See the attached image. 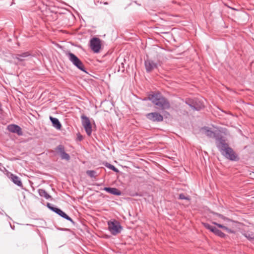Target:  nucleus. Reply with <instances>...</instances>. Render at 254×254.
Here are the masks:
<instances>
[{"label": "nucleus", "mask_w": 254, "mask_h": 254, "mask_svg": "<svg viewBox=\"0 0 254 254\" xmlns=\"http://www.w3.org/2000/svg\"><path fill=\"white\" fill-rule=\"evenodd\" d=\"M221 154L231 161H238L239 157L234 150L229 146L226 139L219 140L216 146Z\"/></svg>", "instance_id": "1"}, {"label": "nucleus", "mask_w": 254, "mask_h": 254, "mask_svg": "<svg viewBox=\"0 0 254 254\" xmlns=\"http://www.w3.org/2000/svg\"><path fill=\"white\" fill-rule=\"evenodd\" d=\"M148 99L159 109L163 110L170 108V104L168 100L159 93L149 95Z\"/></svg>", "instance_id": "2"}, {"label": "nucleus", "mask_w": 254, "mask_h": 254, "mask_svg": "<svg viewBox=\"0 0 254 254\" xmlns=\"http://www.w3.org/2000/svg\"><path fill=\"white\" fill-rule=\"evenodd\" d=\"M184 102L193 110L200 111L204 108L203 101L197 98L193 99L190 98H186Z\"/></svg>", "instance_id": "3"}, {"label": "nucleus", "mask_w": 254, "mask_h": 254, "mask_svg": "<svg viewBox=\"0 0 254 254\" xmlns=\"http://www.w3.org/2000/svg\"><path fill=\"white\" fill-rule=\"evenodd\" d=\"M66 55L74 65L81 71L87 73L83 64L76 55L70 52L66 53Z\"/></svg>", "instance_id": "4"}, {"label": "nucleus", "mask_w": 254, "mask_h": 254, "mask_svg": "<svg viewBox=\"0 0 254 254\" xmlns=\"http://www.w3.org/2000/svg\"><path fill=\"white\" fill-rule=\"evenodd\" d=\"M108 229L113 235H116L121 232L122 227L119 222L116 220L108 222Z\"/></svg>", "instance_id": "5"}, {"label": "nucleus", "mask_w": 254, "mask_h": 254, "mask_svg": "<svg viewBox=\"0 0 254 254\" xmlns=\"http://www.w3.org/2000/svg\"><path fill=\"white\" fill-rule=\"evenodd\" d=\"M81 119L82 125L85 129L86 133L88 136H90L92 133V129L89 119L85 115H82Z\"/></svg>", "instance_id": "6"}, {"label": "nucleus", "mask_w": 254, "mask_h": 254, "mask_svg": "<svg viewBox=\"0 0 254 254\" xmlns=\"http://www.w3.org/2000/svg\"><path fill=\"white\" fill-rule=\"evenodd\" d=\"M90 47L95 53H98L101 48V40L97 37H93L90 40Z\"/></svg>", "instance_id": "7"}, {"label": "nucleus", "mask_w": 254, "mask_h": 254, "mask_svg": "<svg viewBox=\"0 0 254 254\" xmlns=\"http://www.w3.org/2000/svg\"><path fill=\"white\" fill-rule=\"evenodd\" d=\"M204 130H205V135L210 138H214L216 140V145L217 146V143L219 141V140H223L225 138L223 136L219 133H216L212 130L208 128L207 127H204Z\"/></svg>", "instance_id": "8"}, {"label": "nucleus", "mask_w": 254, "mask_h": 254, "mask_svg": "<svg viewBox=\"0 0 254 254\" xmlns=\"http://www.w3.org/2000/svg\"><path fill=\"white\" fill-rule=\"evenodd\" d=\"M55 150L60 155L61 158L62 160H65L66 161H69L70 160V156L65 152L64 145L62 144L59 145L55 148Z\"/></svg>", "instance_id": "9"}, {"label": "nucleus", "mask_w": 254, "mask_h": 254, "mask_svg": "<svg viewBox=\"0 0 254 254\" xmlns=\"http://www.w3.org/2000/svg\"><path fill=\"white\" fill-rule=\"evenodd\" d=\"M146 117L153 122H160L163 120V116L157 112L148 113L146 115Z\"/></svg>", "instance_id": "10"}, {"label": "nucleus", "mask_w": 254, "mask_h": 254, "mask_svg": "<svg viewBox=\"0 0 254 254\" xmlns=\"http://www.w3.org/2000/svg\"><path fill=\"white\" fill-rule=\"evenodd\" d=\"M8 130L12 133H16L19 135L22 134V131L21 127L16 125L11 124L7 126Z\"/></svg>", "instance_id": "11"}, {"label": "nucleus", "mask_w": 254, "mask_h": 254, "mask_svg": "<svg viewBox=\"0 0 254 254\" xmlns=\"http://www.w3.org/2000/svg\"><path fill=\"white\" fill-rule=\"evenodd\" d=\"M144 64L146 71L148 72H150L153 69L157 67V64L151 60H145Z\"/></svg>", "instance_id": "12"}, {"label": "nucleus", "mask_w": 254, "mask_h": 254, "mask_svg": "<svg viewBox=\"0 0 254 254\" xmlns=\"http://www.w3.org/2000/svg\"><path fill=\"white\" fill-rule=\"evenodd\" d=\"M31 56L30 52H25L21 54H17L15 55V59L17 60L19 62H23L26 60V59Z\"/></svg>", "instance_id": "13"}, {"label": "nucleus", "mask_w": 254, "mask_h": 254, "mask_svg": "<svg viewBox=\"0 0 254 254\" xmlns=\"http://www.w3.org/2000/svg\"><path fill=\"white\" fill-rule=\"evenodd\" d=\"M10 180L15 185L19 187H22V183L19 177L15 175L11 174L9 177Z\"/></svg>", "instance_id": "14"}, {"label": "nucleus", "mask_w": 254, "mask_h": 254, "mask_svg": "<svg viewBox=\"0 0 254 254\" xmlns=\"http://www.w3.org/2000/svg\"><path fill=\"white\" fill-rule=\"evenodd\" d=\"M212 213L214 215L219 217V218H222V219H223L224 220H227L228 222H231V225H232L233 228H234L235 227H237L238 225L239 224V222H238L237 221L231 220L230 219L227 218L226 217L224 216L222 214H220L218 213L214 212H213Z\"/></svg>", "instance_id": "15"}, {"label": "nucleus", "mask_w": 254, "mask_h": 254, "mask_svg": "<svg viewBox=\"0 0 254 254\" xmlns=\"http://www.w3.org/2000/svg\"><path fill=\"white\" fill-rule=\"evenodd\" d=\"M212 213L214 215L219 217V218H222V219H223L224 220H227L228 222H231V225H232L233 228H234L235 227H237L238 225L239 224V222H238L237 221L231 220L230 219L227 218L226 217L224 216L222 214H220L218 213L214 212H213Z\"/></svg>", "instance_id": "16"}, {"label": "nucleus", "mask_w": 254, "mask_h": 254, "mask_svg": "<svg viewBox=\"0 0 254 254\" xmlns=\"http://www.w3.org/2000/svg\"><path fill=\"white\" fill-rule=\"evenodd\" d=\"M103 190L112 194L116 195H120L121 194V191L115 188L105 187L103 189Z\"/></svg>", "instance_id": "17"}, {"label": "nucleus", "mask_w": 254, "mask_h": 254, "mask_svg": "<svg viewBox=\"0 0 254 254\" xmlns=\"http://www.w3.org/2000/svg\"><path fill=\"white\" fill-rule=\"evenodd\" d=\"M50 120L52 122L53 126L57 129H61L62 127V125L60 122L59 120L56 118L53 117H50Z\"/></svg>", "instance_id": "18"}, {"label": "nucleus", "mask_w": 254, "mask_h": 254, "mask_svg": "<svg viewBox=\"0 0 254 254\" xmlns=\"http://www.w3.org/2000/svg\"><path fill=\"white\" fill-rule=\"evenodd\" d=\"M212 223L213 224H214L215 225H216L219 228H222L223 230L226 231L228 233H232V234L236 233V231L233 229H230L227 227H226L222 224L217 223L216 222H213Z\"/></svg>", "instance_id": "19"}, {"label": "nucleus", "mask_w": 254, "mask_h": 254, "mask_svg": "<svg viewBox=\"0 0 254 254\" xmlns=\"http://www.w3.org/2000/svg\"><path fill=\"white\" fill-rule=\"evenodd\" d=\"M38 193L39 195L41 197H45L46 199H49L52 198V197L50 195H49L46 191L44 189H39L38 190Z\"/></svg>", "instance_id": "20"}, {"label": "nucleus", "mask_w": 254, "mask_h": 254, "mask_svg": "<svg viewBox=\"0 0 254 254\" xmlns=\"http://www.w3.org/2000/svg\"><path fill=\"white\" fill-rule=\"evenodd\" d=\"M243 235L249 241L254 240V232L251 231L245 232Z\"/></svg>", "instance_id": "21"}, {"label": "nucleus", "mask_w": 254, "mask_h": 254, "mask_svg": "<svg viewBox=\"0 0 254 254\" xmlns=\"http://www.w3.org/2000/svg\"><path fill=\"white\" fill-rule=\"evenodd\" d=\"M47 206L48 208H49L51 210L55 212L56 214H57L59 215L62 211V210L61 209L54 207L50 203H48Z\"/></svg>", "instance_id": "22"}, {"label": "nucleus", "mask_w": 254, "mask_h": 254, "mask_svg": "<svg viewBox=\"0 0 254 254\" xmlns=\"http://www.w3.org/2000/svg\"><path fill=\"white\" fill-rule=\"evenodd\" d=\"M59 215L60 216H61L62 217L64 218L65 219L69 221L72 224H74L75 223L73 221V220L70 217H69L66 214H65L64 211H63L62 210L61 211V212L59 214Z\"/></svg>", "instance_id": "23"}, {"label": "nucleus", "mask_w": 254, "mask_h": 254, "mask_svg": "<svg viewBox=\"0 0 254 254\" xmlns=\"http://www.w3.org/2000/svg\"><path fill=\"white\" fill-rule=\"evenodd\" d=\"M215 235L218 236L221 238H225L226 235L223 233L221 231L216 228L213 232Z\"/></svg>", "instance_id": "24"}, {"label": "nucleus", "mask_w": 254, "mask_h": 254, "mask_svg": "<svg viewBox=\"0 0 254 254\" xmlns=\"http://www.w3.org/2000/svg\"><path fill=\"white\" fill-rule=\"evenodd\" d=\"M203 225L205 228H206L208 230H209L212 232H213L215 229L216 228L215 227L212 226L211 225L209 224L208 223H203Z\"/></svg>", "instance_id": "25"}, {"label": "nucleus", "mask_w": 254, "mask_h": 254, "mask_svg": "<svg viewBox=\"0 0 254 254\" xmlns=\"http://www.w3.org/2000/svg\"><path fill=\"white\" fill-rule=\"evenodd\" d=\"M179 199H185V200H190V197L189 196H186L183 193H181L179 194Z\"/></svg>", "instance_id": "26"}, {"label": "nucleus", "mask_w": 254, "mask_h": 254, "mask_svg": "<svg viewBox=\"0 0 254 254\" xmlns=\"http://www.w3.org/2000/svg\"><path fill=\"white\" fill-rule=\"evenodd\" d=\"M87 174L91 178L95 177V171L93 170H88L86 172Z\"/></svg>", "instance_id": "27"}, {"label": "nucleus", "mask_w": 254, "mask_h": 254, "mask_svg": "<svg viewBox=\"0 0 254 254\" xmlns=\"http://www.w3.org/2000/svg\"><path fill=\"white\" fill-rule=\"evenodd\" d=\"M106 166L109 168V169H110L111 170L114 171V172H119V170L116 168L114 165H112L110 164H108L107 165H106Z\"/></svg>", "instance_id": "28"}, {"label": "nucleus", "mask_w": 254, "mask_h": 254, "mask_svg": "<svg viewBox=\"0 0 254 254\" xmlns=\"http://www.w3.org/2000/svg\"><path fill=\"white\" fill-rule=\"evenodd\" d=\"M77 138H78V140L80 141L82 140L83 139L82 136L79 133H78L77 134Z\"/></svg>", "instance_id": "29"}, {"label": "nucleus", "mask_w": 254, "mask_h": 254, "mask_svg": "<svg viewBox=\"0 0 254 254\" xmlns=\"http://www.w3.org/2000/svg\"><path fill=\"white\" fill-rule=\"evenodd\" d=\"M3 169H4V167L3 166L2 164L0 163V170L2 171Z\"/></svg>", "instance_id": "30"}]
</instances>
